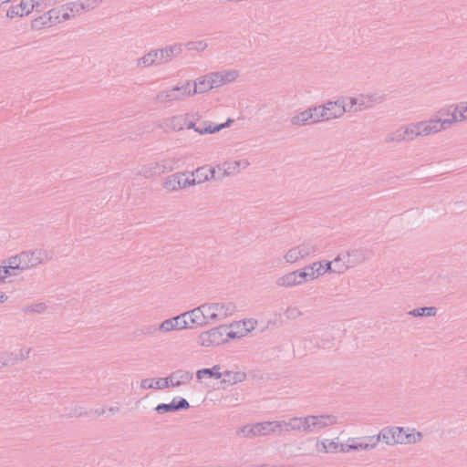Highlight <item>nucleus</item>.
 Instances as JSON below:
<instances>
[{"label":"nucleus","mask_w":467,"mask_h":467,"mask_svg":"<svg viewBox=\"0 0 467 467\" xmlns=\"http://www.w3.org/2000/svg\"><path fill=\"white\" fill-rule=\"evenodd\" d=\"M108 410L111 413H117L119 412V409L118 407H110L108 409Z\"/></svg>","instance_id":"nucleus-60"},{"label":"nucleus","mask_w":467,"mask_h":467,"mask_svg":"<svg viewBox=\"0 0 467 467\" xmlns=\"http://www.w3.org/2000/svg\"><path fill=\"white\" fill-rule=\"evenodd\" d=\"M138 174L147 180H150L161 176V171L157 161H150L140 167Z\"/></svg>","instance_id":"nucleus-26"},{"label":"nucleus","mask_w":467,"mask_h":467,"mask_svg":"<svg viewBox=\"0 0 467 467\" xmlns=\"http://www.w3.org/2000/svg\"><path fill=\"white\" fill-rule=\"evenodd\" d=\"M264 436L276 435L280 436L290 431L297 432L296 417H292L287 420L263 421Z\"/></svg>","instance_id":"nucleus-8"},{"label":"nucleus","mask_w":467,"mask_h":467,"mask_svg":"<svg viewBox=\"0 0 467 467\" xmlns=\"http://www.w3.org/2000/svg\"><path fill=\"white\" fill-rule=\"evenodd\" d=\"M7 296L3 293V292H0V303H5L6 300H7Z\"/></svg>","instance_id":"nucleus-59"},{"label":"nucleus","mask_w":467,"mask_h":467,"mask_svg":"<svg viewBox=\"0 0 467 467\" xmlns=\"http://www.w3.org/2000/svg\"><path fill=\"white\" fill-rule=\"evenodd\" d=\"M299 270L301 271V275L304 283L317 279L319 277V275H317V269L315 262L306 265L305 267Z\"/></svg>","instance_id":"nucleus-36"},{"label":"nucleus","mask_w":467,"mask_h":467,"mask_svg":"<svg viewBox=\"0 0 467 467\" xmlns=\"http://www.w3.org/2000/svg\"><path fill=\"white\" fill-rule=\"evenodd\" d=\"M161 169V174L171 171L178 164V160L175 157H165L157 161Z\"/></svg>","instance_id":"nucleus-39"},{"label":"nucleus","mask_w":467,"mask_h":467,"mask_svg":"<svg viewBox=\"0 0 467 467\" xmlns=\"http://www.w3.org/2000/svg\"><path fill=\"white\" fill-rule=\"evenodd\" d=\"M136 67L140 69L150 67H157L150 50L137 59Z\"/></svg>","instance_id":"nucleus-43"},{"label":"nucleus","mask_w":467,"mask_h":467,"mask_svg":"<svg viewBox=\"0 0 467 467\" xmlns=\"http://www.w3.org/2000/svg\"><path fill=\"white\" fill-rule=\"evenodd\" d=\"M236 435L243 438L264 436L263 422L244 425L237 430Z\"/></svg>","instance_id":"nucleus-27"},{"label":"nucleus","mask_w":467,"mask_h":467,"mask_svg":"<svg viewBox=\"0 0 467 467\" xmlns=\"http://www.w3.org/2000/svg\"><path fill=\"white\" fill-rule=\"evenodd\" d=\"M165 378H161V379H144L140 381V388L143 389H167L168 387H164L162 386L161 383H159V381H161V380H164Z\"/></svg>","instance_id":"nucleus-45"},{"label":"nucleus","mask_w":467,"mask_h":467,"mask_svg":"<svg viewBox=\"0 0 467 467\" xmlns=\"http://www.w3.org/2000/svg\"><path fill=\"white\" fill-rule=\"evenodd\" d=\"M193 379V373L188 370L178 369L171 373L164 380L159 381L164 387L179 388L188 384Z\"/></svg>","instance_id":"nucleus-13"},{"label":"nucleus","mask_w":467,"mask_h":467,"mask_svg":"<svg viewBox=\"0 0 467 467\" xmlns=\"http://www.w3.org/2000/svg\"><path fill=\"white\" fill-rule=\"evenodd\" d=\"M242 336L237 335L234 331H229L228 327L219 326L200 333L197 337V344L202 348H211L227 342L228 338H235Z\"/></svg>","instance_id":"nucleus-3"},{"label":"nucleus","mask_w":467,"mask_h":467,"mask_svg":"<svg viewBox=\"0 0 467 467\" xmlns=\"http://www.w3.org/2000/svg\"><path fill=\"white\" fill-rule=\"evenodd\" d=\"M345 257L347 258L346 260L349 267H354L368 260V254L367 250L364 248H354L348 250L345 254Z\"/></svg>","instance_id":"nucleus-24"},{"label":"nucleus","mask_w":467,"mask_h":467,"mask_svg":"<svg viewBox=\"0 0 467 467\" xmlns=\"http://www.w3.org/2000/svg\"><path fill=\"white\" fill-rule=\"evenodd\" d=\"M323 262H324V266H325L326 274L327 273H333V264H332V261L323 260Z\"/></svg>","instance_id":"nucleus-58"},{"label":"nucleus","mask_w":467,"mask_h":467,"mask_svg":"<svg viewBox=\"0 0 467 467\" xmlns=\"http://www.w3.org/2000/svg\"><path fill=\"white\" fill-rule=\"evenodd\" d=\"M384 101V96L378 93H363L358 96V111L368 109Z\"/></svg>","instance_id":"nucleus-21"},{"label":"nucleus","mask_w":467,"mask_h":467,"mask_svg":"<svg viewBox=\"0 0 467 467\" xmlns=\"http://www.w3.org/2000/svg\"><path fill=\"white\" fill-rule=\"evenodd\" d=\"M250 166V161L247 159L235 160L230 162H224L223 175H231L239 172L241 170H244Z\"/></svg>","instance_id":"nucleus-30"},{"label":"nucleus","mask_w":467,"mask_h":467,"mask_svg":"<svg viewBox=\"0 0 467 467\" xmlns=\"http://www.w3.org/2000/svg\"><path fill=\"white\" fill-rule=\"evenodd\" d=\"M57 16H56L55 20L65 21L75 16L77 14L83 13L84 10L81 6L80 0H78L76 2L67 3V5H62L60 8L57 9Z\"/></svg>","instance_id":"nucleus-15"},{"label":"nucleus","mask_w":467,"mask_h":467,"mask_svg":"<svg viewBox=\"0 0 467 467\" xmlns=\"http://www.w3.org/2000/svg\"><path fill=\"white\" fill-rule=\"evenodd\" d=\"M242 325L244 327V329L247 333V332H251L252 330H254L255 328V326L257 325V321L255 319L250 318V319L244 320L242 322Z\"/></svg>","instance_id":"nucleus-56"},{"label":"nucleus","mask_w":467,"mask_h":467,"mask_svg":"<svg viewBox=\"0 0 467 467\" xmlns=\"http://www.w3.org/2000/svg\"><path fill=\"white\" fill-rule=\"evenodd\" d=\"M312 111L310 108L296 113L290 119L291 125L295 127H302L309 124H313Z\"/></svg>","instance_id":"nucleus-31"},{"label":"nucleus","mask_w":467,"mask_h":467,"mask_svg":"<svg viewBox=\"0 0 467 467\" xmlns=\"http://www.w3.org/2000/svg\"><path fill=\"white\" fill-rule=\"evenodd\" d=\"M275 284L279 287L292 288L302 285L305 283L301 275V271L297 269L281 275L276 279Z\"/></svg>","instance_id":"nucleus-16"},{"label":"nucleus","mask_w":467,"mask_h":467,"mask_svg":"<svg viewBox=\"0 0 467 467\" xmlns=\"http://www.w3.org/2000/svg\"><path fill=\"white\" fill-rule=\"evenodd\" d=\"M191 80H186L182 85H175L160 90L154 100L156 103L163 106H169L175 102H180L189 98Z\"/></svg>","instance_id":"nucleus-4"},{"label":"nucleus","mask_w":467,"mask_h":467,"mask_svg":"<svg viewBox=\"0 0 467 467\" xmlns=\"http://www.w3.org/2000/svg\"><path fill=\"white\" fill-rule=\"evenodd\" d=\"M97 413H98L99 415H102V414H104V413H105V410L103 409V410H101L100 411H97Z\"/></svg>","instance_id":"nucleus-62"},{"label":"nucleus","mask_w":467,"mask_h":467,"mask_svg":"<svg viewBox=\"0 0 467 467\" xmlns=\"http://www.w3.org/2000/svg\"><path fill=\"white\" fill-rule=\"evenodd\" d=\"M220 369L221 367L219 365H215L211 368H202L197 370L196 377L198 379H202L204 378H214L219 379L223 377V373Z\"/></svg>","instance_id":"nucleus-34"},{"label":"nucleus","mask_w":467,"mask_h":467,"mask_svg":"<svg viewBox=\"0 0 467 467\" xmlns=\"http://www.w3.org/2000/svg\"><path fill=\"white\" fill-rule=\"evenodd\" d=\"M352 451H368L362 437L348 438L346 444L340 445V451L349 452Z\"/></svg>","instance_id":"nucleus-32"},{"label":"nucleus","mask_w":467,"mask_h":467,"mask_svg":"<svg viewBox=\"0 0 467 467\" xmlns=\"http://www.w3.org/2000/svg\"><path fill=\"white\" fill-rule=\"evenodd\" d=\"M210 180H217L215 169L205 166L199 167L189 174V181H193L194 185L201 184Z\"/></svg>","instance_id":"nucleus-19"},{"label":"nucleus","mask_w":467,"mask_h":467,"mask_svg":"<svg viewBox=\"0 0 467 467\" xmlns=\"http://www.w3.org/2000/svg\"><path fill=\"white\" fill-rule=\"evenodd\" d=\"M202 305L186 312L191 327H202L208 325V321L202 311Z\"/></svg>","instance_id":"nucleus-23"},{"label":"nucleus","mask_w":467,"mask_h":467,"mask_svg":"<svg viewBox=\"0 0 467 467\" xmlns=\"http://www.w3.org/2000/svg\"><path fill=\"white\" fill-rule=\"evenodd\" d=\"M1 279L5 283L7 277L16 276L24 270L20 268V265L16 260V256H11L3 262L0 266Z\"/></svg>","instance_id":"nucleus-17"},{"label":"nucleus","mask_w":467,"mask_h":467,"mask_svg":"<svg viewBox=\"0 0 467 467\" xmlns=\"http://www.w3.org/2000/svg\"><path fill=\"white\" fill-rule=\"evenodd\" d=\"M192 83V88L191 85L189 97H193L197 94H204L212 90L209 84V80L207 79L205 75L198 77Z\"/></svg>","instance_id":"nucleus-28"},{"label":"nucleus","mask_w":467,"mask_h":467,"mask_svg":"<svg viewBox=\"0 0 467 467\" xmlns=\"http://www.w3.org/2000/svg\"><path fill=\"white\" fill-rule=\"evenodd\" d=\"M343 100L339 98L336 100H328L323 104L325 109L327 111V115L329 120L339 119L344 115V106L341 105Z\"/></svg>","instance_id":"nucleus-25"},{"label":"nucleus","mask_w":467,"mask_h":467,"mask_svg":"<svg viewBox=\"0 0 467 467\" xmlns=\"http://www.w3.org/2000/svg\"><path fill=\"white\" fill-rule=\"evenodd\" d=\"M339 444L335 441H323L317 443V449L323 452H335L338 450Z\"/></svg>","instance_id":"nucleus-44"},{"label":"nucleus","mask_w":467,"mask_h":467,"mask_svg":"<svg viewBox=\"0 0 467 467\" xmlns=\"http://www.w3.org/2000/svg\"><path fill=\"white\" fill-rule=\"evenodd\" d=\"M176 330L191 327L186 312L173 317Z\"/></svg>","instance_id":"nucleus-47"},{"label":"nucleus","mask_w":467,"mask_h":467,"mask_svg":"<svg viewBox=\"0 0 467 467\" xmlns=\"http://www.w3.org/2000/svg\"><path fill=\"white\" fill-rule=\"evenodd\" d=\"M312 111L313 124H317L322 121H329L327 118V111L325 109L323 104L318 106H314L310 108Z\"/></svg>","instance_id":"nucleus-38"},{"label":"nucleus","mask_w":467,"mask_h":467,"mask_svg":"<svg viewBox=\"0 0 467 467\" xmlns=\"http://www.w3.org/2000/svg\"><path fill=\"white\" fill-rule=\"evenodd\" d=\"M223 373V382L229 383V384H236L238 382H242L245 379L246 375L244 372L241 371H224Z\"/></svg>","instance_id":"nucleus-37"},{"label":"nucleus","mask_w":467,"mask_h":467,"mask_svg":"<svg viewBox=\"0 0 467 467\" xmlns=\"http://www.w3.org/2000/svg\"><path fill=\"white\" fill-rule=\"evenodd\" d=\"M207 79L209 80V84L211 89L221 88L218 78L215 71L205 74Z\"/></svg>","instance_id":"nucleus-54"},{"label":"nucleus","mask_w":467,"mask_h":467,"mask_svg":"<svg viewBox=\"0 0 467 467\" xmlns=\"http://www.w3.org/2000/svg\"><path fill=\"white\" fill-rule=\"evenodd\" d=\"M23 270H28L41 265L47 259V253L41 250L25 251L15 255Z\"/></svg>","instance_id":"nucleus-10"},{"label":"nucleus","mask_w":467,"mask_h":467,"mask_svg":"<svg viewBox=\"0 0 467 467\" xmlns=\"http://www.w3.org/2000/svg\"><path fill=\"white\" fill-rule=\"evenodd\" d=\"M156 329H157L156 327H152L149 328L148 331L145 332L144 334L145 335H151V334H153L156 331Z\"/></svg>","instance_id":"nucleus-61"},{"label":"nucleus","mask_w":467,"mask_h":467,"mask_svg":"<svg viewBox=\"0 0 467 467\" xmlns=\"http://www.w3.org/2000/svg\"><path fill=\"white\" fill-rule=\"evenodd\" d=\"M161 186L168 193H172L191 186H194L193 181H189V173L179 171L168 175L162 182Z\"/></svg>","instance_id":"nucleus-9"},{"label":"nucleus","mask_w":467,"mask_h":467,"mask_svg":"<svg viewBox=\"0 0 467 467\" xmlns=\"http://www.w3.org/2000/svg\"><path fill=\"white\" fill-rule=\"evenodd\" d=\"M47 309V306L44 303H38L26 307V312H34L37 314L44 313Z\"/></svg>","instance_id":"nucleus-55"},{"label":"nucleus","mask_w":467,"mask_h":467,"mask_svg":"<svg viewBox=\"0 0 467 467\" xmlns=\"http://www.w3.org/2000/svg\"><path fill=\"white\" fill-rule=\"evenodd\" d=\"M190 407L189 402L185 399H181L178 402H175V400H172L170 404L161 403L155 407V410L159 414H164L167 412H173L179 410H186Z\"/></svg>","instance_id":"nucleus-29"},{"label":"nucleus","mask_w":467,"mask_h":467,"mask_svg":"<svg viewBox=\"0 0 467 467\" xmlns=\"http://www.w3.org/2000/svg\"><path fill=\"white\" fill-rule=\"evenodd\" d=\"M316 266H317V275L319 276H322L326 274V271H325V266H324V262L323 260L322 261H316Z\"/></svg>","instance_id":"nucleus-57"},{"label":"nucleus","mask_w":467,"mask_h":467,"mask_svg":"<svg viewBox=\"0 0 467 467\" xmlns=\"http://www.w3.org/2000/svg\"><path fill=\"white\" fill-rule=\"evenodd\" d=\"M339 100H343L341 105L344 106V114L358 111V97H339Z\"/></svg>","instance_id":"nucleus-40"},{"label":"nucleus","mask_w":467,"mask_h":467,"mask_svg":"<svg viewBox=\"0 0 467 467\" xmlns=\"http://www.w3.org/2000/svg\"><path fill=\"white\" fill-rule=\"evenodd\" d=\"M36 0H21L20 4L12 5L6 12L9 18L29 15L35 8Z\"/></svg>","instance_id":"nucleus-18"},{"label":"nucleus","mask_w":467,"mask_h":467,"mask_svg":"<svg viewBox=\"0 0 467 467\" xmlns=\"http://www.w3.org/2000/svg\"><path fill=\"white\" fill-rule=\"evenodd\" d=\"M185 47L191 51L203 52L208 47V43L205 40L190 41Z\"/></svg>","instance_id":"nucleus-48"},{"label":"nucleus","mask_w":467,"mask_h":467,"mask_svg":"<svg viewBox=\"0 0 467 467\" xmlns=\"http://www.w3.org/2000/svg\"><path fill=\"white\" fill-rule=\"evenodd\" d=\"M337 423V417L333 414L307 415L296 417L297 432H319Z\"/></svg>","instance_id":"nucleus-2"},{"label":"nucleus","mask_w":467,"mask_h":467,"mask_svg":"<svg viewBox=\"0 0 467 467\" xmlns=\"http://www.w3.org/2000/svg\"><path fill=\"white\" fill-rule=\"evenodd\" d=\"M362 438L368 451L374 450L379 445V441H381L380 432H379L378 435L365 436Z\"/></svg>","instance_id":"nucleus-51"},{"label":"nucleus","mask_w":467,"mask_h":467,"mask_svg":"<svg viewBox=\"0 0 467 467\" xmlns=\"http://www.w3.org/2000/svg\"><path fill=\"white\" fill-rule=\"evenodd\" d=\"M302 315V311L297 306H288L285 311V317L290 320H295Z\"/></svg>","instance_id":"nucleus-53"},{"label":"nucleus","mask_w":467,"mask_h":467,"mask_svg":"<svg viewBox=\"0 0 467 467\" xmlns=\"http://www.w3.org/2000/svg\"><path fill=\"white\" fill-rule=\"evenodd\" d=\"M233 122V119H228L225 123L219 124V125H212L211 123L205 125L204 127L198 126L196 127L195 123L192 121H187L185 127L189 130H194L199 134H213L215 132L220 131L221 130L229 127L230 124Z\"/></svg>","instance_id":"nucleus-22"},{"label":"nucleus","mask_w":467,"mask_h":467,"mask_svg":"<svg viewBox=\"0 0 467 467\" xmlns=\"http://www.w3.org/2000/svg\"><path fill=\"white\" fill-rule=\"evenodd\" d=\"M208 325L224 320L236 311V306L229 301L210 302L202 305Z\"/></svg>","instance_id":"nucleus-5"},{"label":"nucleus","mask_w":467,"mask_h":467,"mask_svg":"<svg viewBox=\"0 0 467 467\" xmlns=\"http://www.w3.org/2000/svg\"><path fill=\"white\" fill-rule=\"evenodd\" d=\"M57 16V9H52L42 16L35 18L31 22V27L34 30H41L46 27L52 26L56 23H59L60 21H56L55 17Z\"/></svg>","instance_id":"nucleus-20"},{"label":"nucleus","mask_w":467,"mask_h":467,"mask_svg":"<svg viewBox=\"0 0 467 467\" xmlns=\"http://www.w3.org/2000/svg\"><path fill=\"white\" fill-rule=\"evenodd\" d=\"M80 2L84 12H89L99 8L102 5L103 0H80Z\"/></svg>","instance_id":"nucleus-50"},{"label":"nucleus","mask_w":467,"mask_h":467,"mask_svg":"<svg viewBox=\"0 0 467 467\" xmlns=\"http://www.w3.org/2000/svg\"><path fill=\"white\" fill-rule=\"evenodd\" d=\"M465 372L467 373V368H465Z\"/></svg>","instance_id":"nucleus-64"},{"label":"nucleus","mask_w":467,"mask_h":467,"mask_svg":"<svg viewBox=\"0 0 467 467\" xmlns=\"http://www.w3.org/2000/svg\"><path fill=\"white\" fill-rule=\"evenodd\" d=\"M5 2L4 0H0V5L5 4Z\"/></svg>","instance_id":"nucleus-63"},{"label":"nucleus","mask_w":467,"mask_h":467,"mask_svg":"<svg viewBox=\"0 0 467 467\" xmlns=\"http://www.w3.org/2000/svg\"><path fill=\"white\" fill-rule=\"evenodd\" d=\"M31 353V348H20L17 352H12L6 354L8 356V361L17 362L20 360H25L29 358Z\"/></svg>","instance_id":"nucleus-46"},{"label":"nucleus","mask_w":467,"mask_h":467,"mask_svg":"<svg viewBox=\"0 0 467 467\" xmlns=\"http://www.w3.org/2000/svg\"><path fill=\"white\" fill-rule=\"evenodd\" d=\"M318 252V246L313 240H304L298 244L290 247L283 254V261L289 265H295Z\"/></svg>","instance_id":"nucleus-6"},{"label":"nucleus","mask_w":467,"mask_h":467,"mask_svg":"<svg viewBox=\"0 0 467 467\" xmlns=\"http://www.w3.org/2000/svg\"><path fill=\"white\" fill-rule=\"evenodd\" d=\"M402 130H403V134H404L403 139H405V141H411L414 139L420 137L418 135L417 122H412L406 126H403Z\"/></svg>","instance_id":"nucleus-42"},{"label":"nucleus","mask_w":467,"mask_h":467,"mask_svg":"<svg viewBox=\"0 0 467 467\" xmlns=\"http://www.w3.org/2000/svg\"><path fill=\"white\" fill-rule=\"evenodd\" d=\"M381 441L388 446L398 444H414L421 441L422 434L415 430L401 427H385L379 431Z\"/></svg>","instance_id":"nucleus-1"},{"label":"nucleus","mask_w":467,"mask_h":467,"mask_svg":"<svg viewBox=\"0 0 467 467\" xmlns=\"http://www.w3.org/2000/svg\"><path fill=\"white\" fill-rule=\"evenodd\" d=\"M174 326H175L174 319H173V317H171V318H168V319H165L164 321H162L159 325L158 329L161 332L168 333V332L176 330V327H174Z\"/></svg>","instance_id":"nucleus-52"},{"label":"nucleus","mask_w":467,"mask_h":467,"mask_svg":"<svg viewBox=\"0 0 467 467\" xmlns=\"http://www.w3.org/2000/svg\"><path fill=\"white\" fill-rule=\"evenodd\" d=\"M215 72L221 87L235 81L240 76L239 71L236 69H223Z\"/></svg>","instance_id":"nucleus-33"},{"label":"nucleus","mask_w":467,"mask_h":467,"mask_svg":"<svg viewBox=\"0 0 467 467\" xmlns=\"http://www.w3.org/2000/svg\"><path fill=\"white\" fill-rule=\"evenodd\" d=\"M182 50V44L180 43L165 46L161 48L150 49L157 67L171 62Z\"/></svg>","instance_id":"nucleus-11"},{"label":"nucleus","mask_w":467,"mask_h":467,"mask_svg":"<svg viewBox=\"0 0 467 467\" xmlns=\"http://www.w3.org/2000/svg\"><path fill=\"white\" fill-rule=\"evenodd\" d=\"M418 135L430 137L450 129V121L445 115L440 113V109L429 119L417 122Z\"/></svg>","instance_id":"nucleus-7"},{"label":"nucleus","mask_w":467,"mask_h":467,"mask_svg":"<svg viewBox=\"0 0 467 467\" xmlns=\"http://www.w3.org/2000/svg\"><path fill=\"white\" fill-rule=\"evenodd\" d=\"M346 259L345 255L339 254L332 261L333 273L343 274L350 268Z\"/></svg>","instance_id":"nucleus-41"},{"label":"nucleus","mask_w":467,"mask_h":467,"mask_svg":"<svg viewBox=\"0 0 467 467\" xmlns=\"http://www.w3.org/2000/svg\"><path fill=\"white\" fill-rule=\"evenodd\" d=\"M403 136H404V134H403L402 127H400V128L397 129L396 130L389 133L386 136V141L400 143V142L405 141V139H403Z\"/></svg>","instance_id":"nucleus-49"},{"label":"nucleus","mask_w":467,"mask_h":467,"mask_svg":"<svg viewBox=\"0 0 467 467\" xmlns=\"http://www.w3.org/2000/svg\"><path fill=\"white\" fill-rule=\"evenodd\" d=\"M408 315L414 317H431L437 315V308L434 306L419 307L409 311Z\"/></svg>","instance_id":"nucleus-35"},{"label":"nucleus","mask_w":467,"mask_h":467,"mask_svg":"<svg viewBox=\"0 0 467 467\" xmlns=\"http://www.w3.org/2000/svg\"><path fill=\"white\" fill-rule=\"evenodd\" d=\"M440 113L445 115L450 121V127L457 122L467 120V101L457 105H449L440 109Z\"/></svg>","instance_id":"nucleus-12"},{"label":"nucleus","mask_w":467,"mask_h":467,"mask_svg":"<svg viewBox=\"0 0 467 467\" xmlns=\"http://www.w3.org/2000/svg\"><path fill=\"white\" fill-rule=\"evenodd\" d=\"M185 125V115H174L161 119L158 127L166 132H177L182 130Z\"/></svg>","instance_id":"nucleus-14"}]
</instances>
